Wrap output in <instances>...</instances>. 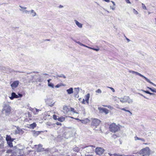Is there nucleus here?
<instances>
[{"mask_svg":"<svg viewBox=\"0 0 156 156\" xmlns=\"http://www.w3.org/2000/svg\"><path fill=\"white\" fill-rule=\"evenodd\" d=\"M95 147L93 145L86 146V150L87 152L88 153H90L93 151L94 148Z\"/></svg>","mask_w":156,"mask_h":156,"instance_id":"6e6552de","label":"nucleus"},{"mask_svg":"<svg viewBox=\"0 0 156 156\" xmlns=\"http://www.w3.org/2000/svg\"><path fill=\"white\" fill-rule=\"evenodd\" d=\"M134 139L135 140H140L142 141L143 142H144L145 141V140L144 139L140 138L136 136L134 137Z\"/></svg>","mask_w":156,"mask_h":156,"instance_id":"b1692460","label":"nucleus"},{"mask_svg":"<svg viewBox=\"0 0 156 156\" xmlns=\"http://www.w3.org/2000/svg\"><path fill=\"white\" fill-rule=\"evenodd\" d=\"M12 140H7V143L10 147H12L13 145L12 143Z\"/></svg>","mask_w":156,"mask_h":156,"instance_id":"393cba45","label":"nucleus"},{"mask_svg":"<svg viewBox=\"0 0 156 156\" xmlns=\"http://www.w3.org/2000/svg\"><path fill=\"white\" fill-rule=\"evenodd\" d=\"M76 42L78 44L82 46V44H83L81 43L80 41H76Z\"/></svg>","mask_w":156,"mask_h":156,"instance_id":"603ef678","label":"nucleus"},{"mask_svg":"<svg viewBox=\"0 0 156 156\" xmlns=\"http://www.w3.org/2000/svg\"><path fill=\"white\" fill-rule=\"evenodd\" d=\"M73 89L72 87L70 88L69 89L66 90V92L68 94H70L73 93Z\"/></svg>","mask_w":156,"mask_h":156,"instance_id":"a211bd4d","label":"nucleus"},{"mask_svg":"<svg viewBox=\"0 0 156 156\" xmlns=\"http://www.w3.org/2000/svg\"><path fill=\"white\" fill-rule=\"evenodd\" d=\"M36 126V124L34 122L32 124L28 125V127L34 129Z\"/></svg>","mask_w":156,"mask_h":156,"instance_id":"412c9836","label":"nucleus"},{"mask_svg":"<svg viewBox=\"0 0 156 156\" xmlns=\"http://www.w3.org/2000/svg\"><path fill=\"white\" fill-rule=\"evenodd\" d=\"M110 8L111 9H112V10H114L116 8V7H115V6H114V5H113V6H110Z\"/></svg>","mask_w":156,"mask_h":156,"instance_id":"ea45409f","label":"nucleus"},{"mask_svg":"<svg viewBox=\"0 0 156 156\" xmlns=\"http://www.w3.org/2000/svg\"><path fill=\"white\" fill-rule=\"evenodd\" d=\"M144 92H145V93H146L148 94H151V95L154 94L153 93H151L148 91H144Z\"/></svg>","mask_w":156,"mask_h":156,"instance_id":"a19ab883","label":"nucleus"},{"mask_svg":"<svg viewBox=\"0 0 156 156\" xmlns=\"http://www.w3.org/2000/svg\"><path fill=\"white\" fill-rule=\"evenodd\" d=\"M16 133L22 134L24 133V131L22 129H20L19 127H18L17 129L15 131Z\"/></svg>","mask_w":156,"mask_h":156,"instance_id":"4468645a","label":"nucleus"},{"mask_svg":"<svg viewBox=\"0 0 156 156\" xmlns=\"http://www.w3.org/2000/svg\"><path fill=\"white\" fill-rule=\"evenodd\" d=\"M19 83V82L18 80L14 81L11 85V86L12 89L17 87Z\"/></svg>","mask_w":156,"mask_h":156,"instance_id":"9d476101","label":"nucleus"},{"mask_svg":"<svg viewBox=\"0 0 156 156\" xmlns=\"http://www.w3.org/2000/svg\"><path fill=\"white\" fill-rule=\"evenodd\" d=\"M56 124L57 125H61V123L60 122H57L56 123Z\"/></svg>","mask_w":156,"mask_h":156,"instance_id":"5fc2aeb1","label":"nucleus"},{"mask_svg":"<svg viewBox=\"0 0 156 156\" xmlns=\"http://www.w3.org/2000/svg\"><path fill=\"white\" fill-rule=\"evenodd\" d=\"M74 22L76 24V25L77 26L79 27V28H81L83 27V24L79 23L78 21H77L76 20H74Z\"/></svg>","mask_w":156,"mask_h":156,"instance_id":"f3484780","label":"nucleus"},{"mask_svg":"<svg viewBox=\"0 0 156 156\" xmlns=\"http://www.w3.org/2000/svg\"><path fill=\"white\" fill-rule=\"evenodd\" d=\"M48 85L49 87H50L52 88H54V84L52 83H50L49 84H48Z\"/></svg>","mask_w":156,"mask_h":156,"instance_id":"72a5a7b5","label":"nucleus"},{"mask_svg":"<svg viewBox=\"0 0 156 156\" xmlns=\"http://www.w3.org/2000/svg\"><path fill=\"white\" fill-rule=\"evenodd\" d=\"M51 80V79H49V80H48L47 81H48V84H49L50 83V81Z\"/></svg>","mask_w":156,"mask_h":156,"instance_id":"052dcab7","label":"nucleus"},{"mask_svg":"<svg viewBox=\"0 0 156 156\" xmlns=\"http://www.w3.org/2000/svg\"><path fill=\"white\" fill-rule=\"evenodd\" d=\"M12 151V150H7L6 151V153H11Z\"/></svg>","mask_w":156,"mask_h":156,"instance_id":"c03bdc74","label":"nucleus"},{"mask_svg":"<svg viewBox=\"0 0 156 156\" xmlns=\"http://www.w3.org/2000/svg\"><path fill=\"white\" fill-rule=\"evenodd\" d=\"M42 75L43 76H44V75H47V76H48V74H47V73H43V74H42Z\"/></svg>","mask_w":156,"mask_h":156,"instance_id":"0e129e2a","label":"nucleus"},{"mask_svg":"<svg viewBox=\"0 0 156 156\" xmlns=\"http://www.w3.org/2000/svg\"><path fill=\"white\" fill-rule=\"evenodd\" d=\"M80 90L79 87L75 88L73 90V94L75 97L78 98L79 97L78 94Z\"/></svg>","mask_w":156,"mask_h":156,"instance_id":"0eeeda50","label":"nucleus"},{"mask_svg":"<svg viewBox=\"0 0 156 156\" xmlns=\"http://www.w3.org/2000/svg\"><path fill=\"white\" fill-rule=\"evenodd\" d=\"M105 150L101 147H97L95 149V153L98 155L100 156L103 154Z\"/></svg>","mask_w":156,"mask_h":156,"instance_id":"20e7f679","label":"nucleus"},{"mask_svg":"<svg viewBox=\"0 0 156 156\" xmlns=\"http://www.w3.org/2000/svg\"><path fill=\"white\" fill-rule=\"evenodd\" d=\"M64 113H67L70 111V108H68L66 106H65L63 107V109Z\"/></svg>","mask_w":156,"mask_h":156,"instance_id":"6ab92c4d","label":"nucleus"},{"mask_svg":"<svg viewBox=\"0 0 156 156\" xmlns=\"http://www.w3.org/2000/svg\"><path fill=\"white\" fill-rule=\"evenodd\" d=\"M109 129L112 132H115L120 129V127L115 123H113L110 125Z\"/></svg>","mask_w":156,"mask_h":156,"instance_id":"f03ea898","label":"nucleus"},{"mask_svg":"<svg viewBox=\"0 0 156 156\" xmlns=\"http://www.w3.org/2000/svg\"><path fill=\"white\" fill-rule=\"evenodd\" d=\"M35 108V110H36V111L37 112V114H38V113L39 111H41V110L37 109L35 108Z\"/></svg>","mask_w":156,"mask_h":156,"instance_id":"a18cd8bd","label":"nucleus"},{"mask_svg":"<svg viewBox=\"0 0 156 156\" xmlns=\"http://www.w3.org/2000/svg\"><path fill=\"white\" fill-rule=\"evenodd\" d=\"M133 12L135 14L137 15L138 14V13H139L135 9H133Z\"/></svg>","mask_w":156,"mask_h":156,"instance_id":"f704fd0d","label":"nucleus"},{"mask_svg":"<svg viewBox=\"0 0 156 156\" xmlns=\"http://www.w3.org/2000/svg\"><path fill=\"white\" fill-rule=\"evenodd\" d=\"M93 50H95V51H98L99 50V48H93Z\"/></svg>","mask_w":156,"mask_h":156,"instance_id":"09e8293b","label":"nucleus"},{"mask_svg":"<svg viewBox=\"0 0 156 156\" xmlns=\"http://www.w3.org/2000/svg\"><path fill=\"white\" fill-rule=\"evenodd\" d=\"M114 156H127L124 155L123 154H114Z\"/></svg>","mask_w":156,"mask_h":156,"instance_id":"c9c22d12","label":"nucleus"},{"mask_svg":"<svg viewBox=\"0 0 156 156\" xmlns=\"http://www.w3.org/2000/svg\"><path fill=\"white\" fill-rule=\"evenodd\" d=\"M19 96L16 94L15 93L12 92L11 94V96L9 97V98H19V97L20 98L23 96V95L20 94H18Z\"/></svg>","mask_w":156,"mask_h":156,"instance_id":"ddd939ff","label":"nucleus"},{"mask_svg":"<svg viewBox=\"0 0 156 156\" xmlns=\"http://www.w3.org/2000/svg\"><path fill=\"white\" fill-rule=\"evenodd\" d=\"M76 120H79L81 122L84 124H86L89 122V120L88 119H86L83 120H81L79 119L78 118L76 119Z\"/></svg>","mask_w":156,"mask_h":156,"instance_id":"dca6fc26","label":"nucleus"},{"mask_svg":"<svg viewBox=\"0 0 156 156\" xmlns=\"http://www.w3.org/2000/svg\"><path fill=\"white\" fill-rule=\"evenodd\" d=\"M120 101L122 103H128L129 104L132 103L133 102V100L130 98H120Z\"/></svg>","mask_w":156,"mask_h":156,"instance_id":"423d86ee","label":"nucleus"},{"mask_svg":"<svg viewBox=\"0 0 156 156\" xmlns=\"http://www.w3.org/2000/svg\"><path fill=\"white\" fill-rule=\"evenodd\" d=\"M142 7L143 9L146 10L147 9V8L146 6H145V5L143 3H142Z\"/></svg>","mask_w":156,"mask_h":156,"instance_id":"58836bf2","label":"nucleus"},{"mask_svg":"<svg viewBox=\"0 0 156 156\" xmlns=\"http://www.w3.org/2000/svg\"><path fill=\"white\" fill-rule=\"evenodd\" d=\"M147 88L151 90L152 92L156 93V89L154 88H151L149 87H147Z\"/></svg>","mask_w":156,"mask_h":156,"instance_id":"c85d7f7f","label":"nucleus"},{"mask_svg":"<svg viewBox=\"0 0 156 156\" xmlns=\"http://www.w3.org/2000/svg\"><path fill=\"white\" fill-rule=\"evenodd\" d=\"M100 120L98 119H93L92 122L91 123V126H95L96 127L99 126L100 124Z\"/></svg>","mask_w":156,"mask_h":156,"instance_id":"39448f33","label":"nucleus"},{"mask_svg":"<svg viewBox=\"0 0 156 156\" xmlns=\"http://www.w3.org/2000/svg\"><path fill=\"white\" fill-rule=\"evenodd\" d=\"M35 146L37 152H40L44 150V148L42 147V145L40 144L38 145H35Z\"/></svg>","mask_w":156,"mask_h":156,"instance_id":"9b49d317","label":"nucleus"},{"mask_svg":"<svg viewBox=\"0 0 156 156\" xmlns=\"http://www.w3.org/2000/svg\"><path fill=\"white\" fill-rule=\"evenodd\" d=\"M126 2L127 3H129V4H131V2H130L129 1V0H125Z\"/></svg>","mask_w":156,"mask_h":156,"instance_id":"8fccbe9b","label":"nucleus"},{"mask_svg":"<svg viewBox=\"0 0 156 156\" xmlns=\"http://www.w3.org/2000/svg\"><path fill=\"white\" fill-rule=\"evenodd\" d=\"M65 118L64 117H60L58 118V120L60 122H63L65 120Z\"/></svg>","mask_w":156,"mask_h":156,"instance_id":"bb28decb","label":"nucleus"},{"mask_svg":"<svg viewBox=\"0 0 156 156\" xmlns=\"http://www.w3.org/2000/svg\"><path fill=\"white\" fill-rule=\"evenodd\" d=\"M103 1L107 2H110V1L109 0H103Z\"/></svg>","mask_w":156,"mask_h":156,"instance_id":"e2e57ef3","label":"nucleus"},{"mask_svg":"<svg viewBox=\"0 0 156 156\" xmlns=\"http://www.w3.org/2000/svg\"><path fill=\"white\" fill-rule=\"evenodd\" d=\"M19 7L21 9H20V11H21L23 13H25V14H29V13L30 12V11H28V10H26V9H27L26 7H22L20 5Z\"/></svg>","mask_w":156,"mask_h":156,"instance_id":"f8f14e48","label":"nucleus"},{"mask_svg":"<svg viewBox=\"0 0 156 156\" xmlns=\"http://www.w3.org/2000/svg\"><path fill=\"white\" fill-rule=\"evenodd\" d=\"M60 86V85L59 84H57L55 86L56 88H58Z\"/></svg>","mask_w":156,"mask_h":156,"instance_id":"6e6d98bb","label":"nucleus"},{"mask_svg":"<svg viewBox=\"0 0 156 156\" xmlns=\"http://www.w3.org/2000/svg\"><path fill=\"white\" fill-rule=\"evenodd\" d=\"M71 111V112H73L74 113H77V112H76L75 110L73 108H70V111Z\"/></svg>","mask_w":156,"mask_h":156,"instance_id":"e433bc0d","label":"nucleus"},{"mask_svg":"<svg viewBox=\"0 0 156 156\" xmlns=\"http://www.w3.org/2000/svg\"><path fill=\"white\" fill-rule=\"evenodd\" d=\"M6 140L7 142V140H12V138L10 136L7 135L6 138Z\"/></svg>","mask_w":156,"mask_h":156,"instance_id":"c756f323","label":"nucleus"},{"mask_svg":"<svg viewBox=\"0 0 156 156\" xmlns=\"http://www.w3.org/2000/svg\"><path fill=\"white\" fill-rule=\"evenodd\" d=\"M82 46H84V47H87H87H88V46H86V45H85V44H82Z\"/></svg>","mask_w":156,"mask_h":156,"instance_id":"680f3d73","label":"nucleus"},{"mask_svg":"<svg viewBox=\"0 0 156 156\" xmlns=\"http://www.w3.org/2000/svg\"><path fill=\"white\" fill-rule=\"evenodd\" d=\"M108 108H112V107L111 106L109 105L108 106Z\"/></svg>","mask_w":156,"mask_h":156,"instance_id":"338daca9","label":"nucleus"},{"mask_svg":"<svg viewBox=\"0 0 156 156\" xmlns=\"http://www.w3.org/2000/svg\"><path fill=\"white\" fill-rule=\"evenodd\" d=\"M146 81L147 82H148V83H150L151 84L153 85L155 87H156V85L154 84V83H152V82H151L150 80L148 79H146Z\"/></svg>","mask_w":156,"mask_h":156,"instance_id":"7c9ffc66","label":"nucleus"},{"mask_svg":"<svg viewBox=\"0 0 156 156\" xmlns=\"http://www.w3.org/2000/svg\"><path fill=\"white\" fill-rule=\"evenodd\" d=\"M2 111L3 113H5L6 115H9L10 114L11 112V107L8 105H5Z\"/></svg>","mask_w":156,"mask_h":156,"instance_id":"7ed1b4c3","label":"nucleus"},{"mask_svg":"<svg viewBox=\"0 0 156 156\" xmlns=\"http://www.w3.org/2000/svg\"><path fill=\"white\" fill-rule=\"evenodd\" d=\"M86 98H90V94L88 93L85 96Z\"/></svg>","mask_w":156,"mask_h":156,"instance_id":"3c124183","label":"nucleus"},{"mask_svg":"<svg viewBox=\"0 0 156 156\" xmlns=\"http://www.w3.org/2000/svg\"><path fill=\"white\" fill-rule=\"evenodd\" d=\"M107 88H109L110 89H111V90L113 92H115V90L113 88H112V87H107Z\"/></svg>","mask_w":156,"mask_h":156,"instance_id":"79ce46f5","label":"nucleus"},{"mask_svg":"<svg viewBox=\"0 0 156 156\" xmlns=\"http://www.w3.org/2000/svg\"><path fill=\"white\" fill-rule=\"evenodd\" d=\"M85 101V100L84 99V98H83L82 100V101L81 102L82 103L84 104V102Z\"/></svg>","mask_w":156,"mask_h":156,"instance_id":"13d9d810","label":"nucleus"},{"mask_svg":"<svg viewBox=\"0 0 156 156\" xmlns=\"http://www.w3.org/2000/svg\"><path fill=\"white\" fill-rule=\"evenodd\" d=\"M96 93L100 94L101 93V89H99L97 90L96 91Z\"/></svg>","mask_w":156,"mask_h":156,"instance_id":"4c0bfd02","label":"nucleus"},{"mask_svg":"<svg viewBox=\"0 0 156 156\" xmlns=\"http://www.w3.org/2000/svg\"><path fill=\"white\" fill-rule=\"evenodd\" d=\"M111 2L112 3V4H113V5H114V6H116L115 3V2H114L112 1H111Z\"/></svg>","mask_w":156,"mask_h":156,"instance_id":"4d7b16f0","label":"nucleus"},{"mask_svg":"<svg viewBox=\"0 0 156 156\" xmlns=\"http://www.w3.org/2000/svg\"><path fill=\"white\" fill-rule=\"evenodd\" d=\"M30 13L31 14L32 16L33 17L37 15L36 12L33 10H31L30 11Z\"/></svg>","mask_w":156,"mask_h":156,"instance_id":"5701e85b","label":"nucleus"},{"mask_svg":"<svg viewBox=\"0 0 156 156\" xmlns=\"http://www.w3.org/2000/svg\"><path fill=\"white\" fill-rule=\"evenodd\" d=\"M151 150L148 147L142 149L140 151V154L143 155L145 156H149L150 155Z\"/></svg>","mask_w":156,"mask_h":156,"instance_id":"f257e3e1","label":"nucleus"},{"mask_svg":"<svg viewBox=\"0 0 156 156\" xmlns=\"http://www.w3.org/2000/svg\"><path fill=\"white\" fill-rule=\"evenodd\" d=\"M86 144H81L79 146V147L82 149H86Z\"/></svg>","mask_w":156,"mask_h":156,"instance_id":"cd10ccee","label":"nucleus"},{"mask_svg":"<svg viewBox=\"0 0 156 156\" xmlns=\"http://www.w3.org/2000/svg\"><path fill=\"white\" fill-rule=\"evenodd\" d=\"M121 109L122 110L124 111L127 112H128L129 113V116H131L132 115V113L129 110L126 109V108H121Z\"/></svg>","mask_w":156,"mask_h":156,"instance_id":"aec40b11","label":"nucleus"},{"mask_svg":"<svg viewBox=\"0 0 156 156\" xmlns=\"http://www.w3.org/2000/svg\"><path fill=\"white\" fill-rule=\"evenodd\" d=\"M134 72L135 73H134V74H136V75H139V76H141V77L144 78L145 79V80H146V79H147V77H146L145 76H144L143 75H142L140 73L137 72H136V71H135Z\"/></svg>","mask_w":156,"mask_h":156,"instance_id":"4be33fe9","label":"nucleus"},{"mask_svg":"<svg viewBox=\"0 0 156 156\" xmlns=\"http://www.w3.org/2000/svg\"><path fill=\"white\" fill-rule=\"evenodd\" d=\"M87 48H88L92 49V50H93V48H91V47H89L88 46Z\"/></svg>","mask_w":156,"mask_h":156,"instance_id":"69168bd1","label":"nucleus"},{"mask_svg":"<svg viewBox=\"0 0 156 156\" xmlns=\"http://www.w3.org/2000/svg\"><path fill=\"white\" fill-rule=\"evenodd\" d=\"M85 101L87 104H88L89 101V98H86V99L85 100Z\"/></svg>","mask_w":156,"mask_h":156,"instance_id":"de8ad7c7","label":"nucleus"},{"mask_svg":"<svg viewBox=\"0 0 156 156\" xmlns=\"http://www.w3.org/2000/svg\"><path fill=\"white\" fill-rule=\"evenodd\" d=\"M112 137L114 138H115L118 137V136L115 134H113L112 136Z\"/></svg>","mask_w":156,"mask_h":156,"instance_id":"37998d69","label":"nucleus"},{"mask_svg":"<svg viewBox=\"0 0 156 156\" xmlns=\"http://www.w3.org/2000/svg\"><path fill=\"white\" fill-rule=\"evenodd\" d=\"M135 71H132V70H129V72L130 73H135Z\"/></svg>","mask_w":156,"mask_h":156,"instance_id":"864d4df0","label":"nucleus"},{"mask_svg":"<svg viewBox=\"0 0 156 156\" xmlns=\"http://www.w3.org/2000/svg\"><path fill=\"white\" fill-rule=\"evenodd\" d=\"M31 110L34 115H37L38 114L37 112L35 110L34 108H32Z\"/></svg>","mask_w":156,"mask_h":156,"instance_id":"2f4dec72","label":"nucleus"},{"mask_svg":"<svg viewBox=\"0 0 156 156\" xmlns=\"http://www.w3.org/2000/svg\"><path fill=\"white\" fill-rule=\"evenodd\" d=\"M46 104L49 106L52 107L55 103V101H53L52 99L51 98H48L46 101Z\"/></svg>","mask_w":156,"mask_h":156,"instance_id":"1a4fd4ad","label":"nucleus"},{"mask_svg":"<svg viewBox=\"0 0 156 156\" xmlns=\"http://www.w3.org/2000/svg\"><path fill=\"white\" fill-rule=\"evenodd\" d=\"M98 109L100 111H102L106 114L108 113L109 111L108 109L106 108H102L101 107H98Z\"/></svg>","mask_w":156,"mask_h":156,"instance_id":"2eb2a0df","label":"nucleus"},{"mask_svg":"<svg viewBox=\"0 0 156 156\" xmlns=\"http://www.w3.org/2000/svg\"><path fill=\"white\" fill-rule=\"evenodd\" d=\"M103 106L105 107H108V106L107 105H103Z\"/></svg>","mask_w":156,"mask_h":156,"instance_id":"774afa93","label":"nucleus"},{"mask_svg":"<svg viewBox=\"0 0 156 156\" xmlns=\"http://www.w3.org/2000/svg\"><path fill=\"white\" fill-rule=\"evenodd\" d=\"M53 76L54 77H56L57 78V77H63L64 78H66V76L64 75L63 74H61V75H56V76Z\"/></svg>","mask_w":156,"mask_h":156,"instance_id":"a878e982","label":"nucleus"},{"mask_svg":"<svg viewBox=\"0 0 156 156\" xmlns=\"http://www.w3.org/2000/svg\"><path fill=\"white\" fill-rule=\"evenodd\" d=\"M74 151H76L77 152H78L79 151V150H78V149L77 148H74Z\"/></svg>","mask_w":156,"mask_h":156,"instance_id":"bf43d9fd","label":"nucleus"},{"mask_svg":"<svg viewBox=\"0 0 156 156\" xmlns=\"http://www.w3.org/2000/svg\"><path fill=\"white\" fill-rule=\"evenodd\" d=\"M40 134V132L39 131H36L34 133V136H37Z\"/></svg>","mask_w":156,"mask_h":156,"instance_id":"473e14b6","label":"nucleus"},{"mask_svg":"<svg viewBox=\"0 0 156 156\" xmlns=\"http://www.w3.org/2000/svg\"><path fill=\"white\" fill-rule=\"evenodd\" d=\"M53 118L55 120H57V116L55 115H54L53 116Z\"/></svg>","mask_w":156,"mask_h":156,"instance_id":"49530a36","label":"nucleus"}]
</instances>
